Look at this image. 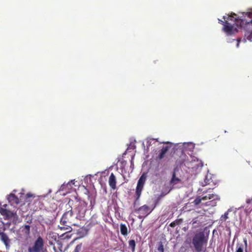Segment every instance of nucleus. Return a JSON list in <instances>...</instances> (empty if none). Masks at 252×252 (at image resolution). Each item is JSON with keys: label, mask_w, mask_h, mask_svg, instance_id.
<instances>
[{"label": "nucleus", "mask_w": 252, "mask_h": 252, "mask_svg": "<svg viewBox=\"0 0 252 252\" xmlns=\"http://www.w3.org/2000/svg\"><path fill=\"white\" fill-rule=\"evenodd\" d=\"M72 209L63 214L60 220L61 226H59L61 230H65L66 231L65 232H70L72 230L71 225L72 224Z\"/></svg>", "instance_id": "nucleus-1"}, {"label": "nucleus", "mask_w": 252, "mask_h": 252, "mask_svg": "<svg viewBox=\"0 0 252 252\" xmlns=\"http://www.w3.org/2000/svg\"><path fill=\"white\" fill-rule=\"evenodd\" d=\"M207 243V240L205 238L203 232H200L196 233L192 239V244L195 250L197 252H200L203 250L204 245H206Z\"/></svg>", "instance_id": "nucleus-2"}, {"label": "nucleus", "mask_w": 252, "mask_h": 252, "mask_svg": "<svg viewBox=\"0 0 252 252\" xmlns=\"http://www.w3.org/2000/svg\"><path fill=\"white\" fill-rule=\"evenodd\" d=\"M178 170L177 168H175L172 172V178L170 181V185H171L172 187H167L164 190V191H162L160 195L158 197L156 201V204H158L159 200L161 199V197L164 196L165 195L168 194L174 187V186L178 184L182 183L181 179L178 177H176V171ZM156 205H155L156 206Z\"/></svg>", "instance_id": "nucleus-3"}, {"label": "nucleus", "mask_w": 252, "mask_h": 252, "mask_svg": "<svg viewBox=\"0 0 252 252\" xmlns=\"http://www.w3.org/2000/svg\"><path fill=\"white\" fill-rule=\"evenodd\" d=\"M44 242L43 239L39 236L35 240L32 246L28 249V252H43Z\"/></svg>", "instance_id": "nucleus-4"}, {"label": "nucleus", "mask_w": 252, "mask_h": 252, "mask_svg": "<svg viewBox=\"0 0 252 252\" xmlns=\"http://www.w3.org/2000/svg\"><path fill=\"white\" fill-rule=\"evenodd\" d=\"M146 174L143 173L138 181L135 191V201L138 200L141 196L142 191L146 183Z\"/></svg>", "instance_id": "nucleus-5"}, {"label": "nucleus", "mask_w": 252, "mask_h": 252, "mask_svg": "<svg viewBox=\"0 0 252 252\" xmlns=\"http://www.w3.org/2000/svg\"><path fill=\"white\" fill-rule=\"evenodd\" d=\"M87 203L84 201H81L79 202L76 210L77 211V217L79 219L81 220L85 217L87 210Z\"/></svg>", "instance_id": "nucleus-6"}, {"label": "nucleus", "mask_w": 252, "mask_h": 252, "mask_svg": "<svg viewBox=\"0 0 252 252\" xmlns=\"http://www.w3.org/2000/svg\"><path fill=\"white\" fill-rule=\"evenodd\" d=\"M151 212L152 210H150V207L147 205H144L134 210V212L138 213L139 214L138 217L140 219L147 217Z\"/></svg>", "instance_id": "nucleus-7"}, {"label": "nucleus", "mask_w": 252, "mask_h": 252, "mask_svg": "<svg viewBox=\"0 0 252 252\" xmlns=\"http://www.w3.org/2000/svg\"><path fill=\"white\" fill-rule=\"evenodd\" d=\"M237 15L235 13L231 14V15H229L228 17L225 16H223V18L225 21V20L227 21H233L235 23L237 26L240 25L241 27H242V25L244 23V21L243 20L239 19L238 17H236Z\"/></svg>", "instance_id": "nucleus-8"}, {"label": "nucleus", "mask_w": 252, "mask_h": 252, "mask_svg": "<svg viewBox=\"0 0 252 252\" xmlns=\"http://www.w3.org/2000/svg\"><path fill=\"white\" fill-rule=\"evenodd\" d=\"M166 143L168 145L162 147V149L159 152L158 156L157 157V158L159 160L162 159L165 157V154L171 147V143L167 142Z\"/></svg>", "instance_id": "nucleus-9"}, {"label": "nucleus", "mask_w": 252, "mask_h": 252, "mask_svg": "<svg viewBox=\"0 0 252 252\" xmlns=\"http://www.w3.org/2000/svg\"><path fill=\"white\" fill-rule=\"evenodd\" d=\"M234 25L231 24L228 22L225 23L224 26L223 28V31L227 34V35H231L235 33V31L234 30Z\"/></svg>", "instance_id": "nucleus-10"}, {"label": "nucleus", "mask_w": 252, "mask_h": 252, "mask_svg": "<svg viewBox=\"0 0 252 252\" xmlns=\"http://www.w3.org/2000/svg\"><path fill=\"white\" fill-rule=\"evenodd\" d=\"M7 200L11 205H18L20 200L14 194L11 193L7 197Z\"/></svg>", "instance_id": "nucleus-11"}, {"label": "nucleus", "mask_w": 252, "mask_h": 252, "mask_svg": "<svg viewBox=\"0 0 252 252\" xmlns=\"http://www.w3.org/2000/svg\"><path fill=\"white\" fill-rule=\"evenodd\" d=\"M0 213L2 216H5L6 219L12 218L15 215V214L12 211L1 207H0Z\"/></svg>", "instance_id": "nucleus-12"}, {"label": "nucleus", "mask_w": 252, "mask_h": 252, "mask_svg": "<svg viewBox=\"0 0 252 252\" xmlns=\"http://www.w3.org/2000/svg\"><path fill=\"white\" fill-rule=\"evenodd\" d=\"M203 217V215H200L192 219L191 222L194 228H197L201 225Z\"/></svg>", "instance_id": "nucleus-13"}, {"label": "nucleus", "mask_w": 252, "mask_h": 252, "mask_svg": "<svg viewBox=\"0 0 252 252\" xmlns=\"http://www.w3.org/2000/svg\"><path fill=\"white\" fill-rule=\"evenodd\" d=\"M108 183L112 189H116V178L113 173H111L109 177Z\"/></svg>", "instance_id": "nucleus-14"}, {"label": "nucleus", "mask_w": 252, "mask_h": 252, "mask_svg": "<svg viewBox=\"0 0 252 252\" xmlns=\"http://www.w3.org/2000/svg\"><path fill=\"white\" fill-rule=\"evenodd\" d=\"M0 240L3 242L6 248L9 246L10 240L6 233L1 232Z\"/></svg>", "instance_id": "nucleus-15"}, {"label": "nucleus", "mask_w": 252, "mask_h": 252, "mask_svg": "<svg viewBox=\"0 0 252 252\" xmlns=\"http://www.w3.org/2000/svg\"><path fill=\"white\" fill-rule=\"evenodd\" d=\"M247 26L249 27L252 26V20H251L249 22H247ZM245 35L248 40H250V41H252V30L250 32H247L245 34Z\"/></svg>", "instance_id": "nucleus-16"}, {"label": "nucleus", "mask_w": 252, "mask_h": 252, "mask_svg": "<svg viewBox=\"0 0 252 252\" xmlns=\"http://www.w3.org/2000/svg\"><path fill=\"white\" fill-rule=\"evenodd\" d=\"M204 184L203 186L215 184V183L213 182V181L211 179V175H206L205 179H204Z\"/></svg>", "instance_id": "nucleus-17"}, {"label": "nucleus", "mask_w": 252, "mask_h": 252, "mask_svg": "<svg viewBox=\"0 0 252 252\" xmlns=\"http://www.w3.org/2000/svg\"><path fill=\"white\" fill-rule=\"evenodd\" d=\"M120 231L122 235L126 236L127 235V228L125 224H121Z\"/></svg>", "instance_id": "nucleus-18"}, {"label": "nucleus", "mask_w": 252, "mask_h": 252, "mask_svg": "<svg viewBox=\"0 0 252 252\" xmlns=\"http://www.w3.org/2000/svg\"><path fill=\"white\" fill-rule=\"evenodd\" d=\"M207 195L209 199H212V200H219L220 199V197L214 193H209Z\"/></svg>", "instance_id": "nucleus-19"}, {"label": "nucleus", "mask_w": 252, "mask_h": 252, "mask_svg": "<svg viewBox=\"0 0 252 252\" xmlns=\"http://www.w3.org/2000/svg\"><path fill=\"white\" fill-rule=\"evenodd\" d=\"M129 247L131 248V251L133 252L135 248V241L134 240H130L128 242Z\"/></svg>", "instance_id": "nucleus-20"}, {"label": "nucleus", "mask_w": 252, "mask_h": 252, "mask_svg": "<svg viewBox=\"0 0 252 252\" xmlns=\"http://www.w3.org/2000/svg\"><path fill=\"white\" fill-rule=\"evenodd\" d=\"M236 252H244V246L242 244H237Z\"/></svg>", "instance_id": "nucleus-21"}, {"label": "nucleus", "mask_w": 252, "mask_h": 252, "mask_svg": "<svg viewBox=\"0 0 252 252\" xmlns=\"http://www.w3.org/2000/svg\"><path fill=\"white\" fill-rule=\"evenodd\" d=\"M201 196H198L194 200L192 203L195 206H197L201 202Z\"/></svg>", "instance_id": "nucleus-22"}, {"label": "nucleus", "mask_w": 252, "mask_h": 252, "mask_svg": "<svg viewBox=\"0 0 252 252\" xmlns=\"http://www.w3.org/2000/svg\"><path fill=\"white\" fill-rule=\"evenodd\" d=\"M23 231L27 235H29L30 233V226L29 225H25L24 226Z\"/></svg>", "instance_id": "nucleus-23"}, {"label": "nucleus", "mask_w": 252, "mask_h": 252, "mask_svg": "<svg viewBox=\"0 0 252 252\" xmlns=\"http://www.w3.org/2000/svg\"><path fill=\"white\" fill-rule=\"evenodd\" d=\"M158 250L160 252H164V249L162 242H160L159 243Z\"/></svg>", "instance_id": "nucleus-24"}, {"label": "nucleus", "mask_w": 252, "mask_h": 252, "mask_svg": "<svg viewBox=\"0 0 252 252\" xmlns=\"http://www.w3.org/2000/svg\"><path fill=\"white\" fill-rule=\"evenodd\" d=\"M82 248V244L77 245L73 251V252H80Z\"/></svg>", "instance_id": "nucleus-25"}, {"label": "nucleus", "mask_w": 252, "mask_h": 252, "mask_svg": "<svg viewBox=\"0 0 252 252\" xmlns=\"http://www.w3.org/2000/svg\"><path fill=\"white\" fill-rule=\"evenodd\" d=\"M228 212H225L224 215L221 216L220 218L221 220H227L228 219Z\"/></svg>", "instance_id": "nucleus-26"}, {"label": "nucleus", "mask_w": 252, "mask_h": 252, "mask_svg": "<svg viewBox=\"0 0 252 252\" xmlns=\"http://www.w3.org/2000/svg\"><path fill=\"white\" fill-rule=\"evenodd\" d=\"M174 222H175L176 225H180L183 222V220L181 219H177V220H176L174 221Z\"/></svg>", "instance_id": "nucleus-27"}, {"label": "nucleus", "mask_w": 252, "mask_h": 252, "mask_svg": "<svg viewBox=\"0 0 252 252\" xmlns=\"http://www.w3.org/2000/svg\"><path fill=\"white\" fill-rule=\"evenodd\" d=\"M228 22L227 20H225V21H223L222 20L219 19V23L223 25V26H224V24H225V23H227Z\"/></svg>", "instance_id": "nucleus-28"}, {"label": "nucleus", "mask_w": 252, "mask_h": 252, "mask_svg": "<svg viewBox=\"0 0 252 252\" xmlns=\"http://www.w3.org/2000/svg\"><path fill=\"white\" fill-rule=\"evenodd\" d=\"M201 200H206L209 199L207 195L203 196L202 197H201Z\"/></svg>", "instance_id": "nucleus-29"}, {"label": "nucleus", "mask_w": 252, "mask_h": 252, "mask_svg": "<svg viewBox=\"0 0 252 252\" xmlns=\"http://www.w3.org/2000/svg\"><path fill=\"white\" fill-rule=\"evenodd\" d=\"M176 225H177L175 223V222L174 221L172 222L170 224L169 226L171 227H174Z\"/></svg>", "instance_id": "nucleus-30"}, {"label": "nucleus", "mask_w": 252, "mask_h": 252, "mask_svg": "<svg viewBox=\"0 0 252 252\" xmlns=\"http://www.w3.org/2000/svg\"><path fill=\"white\" fill-rule=\"evenodd\" d=\"M252 198L248 199L246 201V202L248 204H250L252 202Z\"/></svg>", "instance_id": "nucleus-31"}, {"label": "nucleus", "mask_w": 252, "mask_h": 252, "mask_svg": "<svg viewBox=\"0 0 252 252\" xmlns=\"http://www.w3.org/2000/svg\"><path fill=\"white\" fill-rule=\"evenodd\" d=\"M211 189H207L206 190L204 191H203V193H207V192H210V190Z\"/></svg>", "instance_id": "nucleus-32"}, {"label": "nucleus", "mask_w": 252, "mask_h": 252, "mask_svg": "<svg viewBox=\"0 0 252 252\" xmlns=\"http://www.w3.org/2000/svg\"><path fill=\"white\" fill-rule=\"evenodd\" d=\"M148 146H150L151 145V142L150 141H147Z\"/></svg>", "instance_id": "nucleus-33"}, {"label": "nucleus", "mask_w": 252, "mask_h": 252, "mask_svg": "<svg viewBox=\"0 0 252 252\" xmlns=\"http://www.w3.org/2000/svg\"><path fill=\"white\" fill-rule=\"evenodd\" d=\"M131 166H134V164H133V162L132 161V160H131Z\"/></svg>", "instance_id": "nucleus-34"}, {"label": "nucleus", "mask_w": 252, "mask_h": 252, "mask_svg": "<svg viewBox=\"0 0 252 252\" xmlns=\"http://www.w3.org/2000/svg\"><path fill=\"white\" fill-rule=\"evenodd\" d=\"M239 41H240V40H238V43H237V47H238V46H239Z\"/></svg>", "instance_id": "nucleus-35"}, {"label": "nucleus", "mask_w": 252, "mask_h": 252, "mask_svg": "<svg viewBox=\"0 0 252 252\" xmlns=\"http://www.w3.org/2000/svg\"><path fill=\"white\" fill-rule=\"evenodd\" d=\"M27 195L28 197H31V196H32V195H30L29 193H28V194H27Z\"/></svg>", "instance_id": "nucleus-36"}, {"label": "nucleus", "mask_w": 252, "mask_h": 252, "mask_svg": "<svg viewBox=\"0 0 252 252\" xmlns=\"http://www.w3.org/2000/svg\"><path fill=\"white\" fill-rule=\"evenodd\" d=\"M252 13H251L250 12V13H249V17H251V15H252Z\"/></svg>", "instance_id": "nucleus-37"}, {"label": "nucleus", "mask_w": 252, "mask_h": 252, "mask_svg": "<svg viewBox=\"0 0 252 252\" xmlns=\"http://www.w3.org/2000/svg\"><path fill=\"white\" fill-rule=\"evenodd\" d=\"M245 245H246V247H247V241L246 240L245 241Z\"/></svg>", "instance_id": "nucleus-38"}, {"label": "nucleus", "mask_w": 252, "mask_h": 252, "mask_svg": "<svg viewBox=\"0 0 252 252\" xmlns=\"http://www.w3.org/2000/svg\"><path fill=\"white\" fill-rule=\"evenodd\" d=\"M1 232H0V237L1 236Z\"/></svg>", "instance_id": "nucleus-39"}, {"label": "nucleus", "mask_w": 252, "mask_h": 252, "mask_svg": "<svg viewBox=\"0 0 252 252\" xmlns=\"http://www.w3.org/2000/svg\"><path fill=\"white\" fill-rule=\"evenodd\" d=\"M6 206H7V205H6V204L4 205V207H6Z\"/></svg>", "instance_id": "nucleus-40"}]
</instances>
